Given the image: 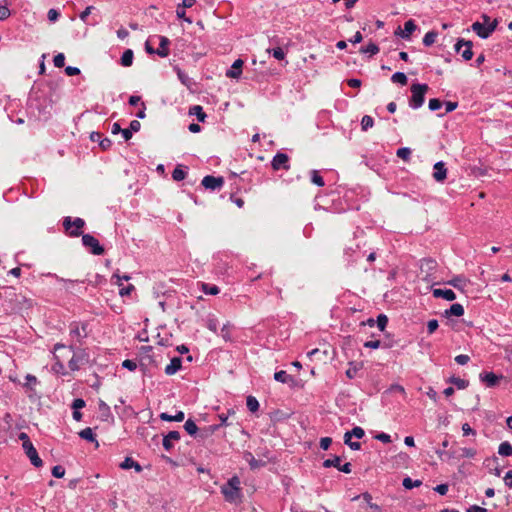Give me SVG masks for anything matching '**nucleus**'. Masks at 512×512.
Segmentation results:
<instances>
[{"label": "nucleus", "mask_w": 512, "mask_h": 512, "mask_svg": "<svg viewBox=\"0 0 512 512\" xmlns=\"http://www.w3.org/2000/svg\"><path fill=\"white\" fill-rule=\"evenodd\" d=\"M241 481L238 476L231 477L226 484L221 487V493L226 501L235 502L241 496Z\"/></svg>", "instance_id": "1"}, {"label": "nucleus", "mask_w": 512, "mask_h": 512, "mask_svg": "<svg viewBox=\"0 0 512 512\" xmlns=\"http://www.w3.org/2000/svg\"><path fill=\"white\" fill-rule=\"evenodd\" d=\"M483 23L475 22L472 24V30L482 39L488 38L496 29L498 21H491L487 15H482Z\"/></svg>", "instance_id": "2"}, {"label": "nucleus", "mask_w": 512, "mask_h": 512, "mask_svg": "<svg viewBox=\"0 0 512 512\" xmlns=\"http://www.w3.org/2000/svg\"><path fill=\"white\" fill-rule=\"evenodd\" d=\"M411 98L409 100V106L412 109H418L420 108L425 101V94L428 91L429 87L427 84H412L411 85Z\"/></svg>", "instance_id": "3"}, {"label": "nucleus", "mask_w": 512, "mask_h": 512, "mask_svg": "<svg viewBox=\"0 0 512 512\" xmlns=\"http://www.w3.org/2000/svg\"><path fill=\"white\" fill-rule=\"evenodd\" d=\"M85 226V221L82 218L72 219L67 216L63 219V227L66 233L71 237H79L82 235V229Z\"/></svg>", "instance_id": "4"}, {"label": "nucleus", "mask_w": 512, "mask_h": 512, "mask_svg": "<svg viewBox=\"0 0 512 512\" xmlns=\"http://www.w3.org/2000/svg\"><path fill=\"white\" fill-rule=\"evenodd\" d=\"M69 349L73 352L72 358L68 362L71 371H77L86 361V354L83 350L75 351L74 344L69 345Z\"/></svg>", "instance_id": "5"}, {"label": "nucleus", "mask_w": 512, "mask_h": 512, "mask_svg": "<svg viewBox=\"0 0 512 512\" xmlns=\"http://www.w3.org/2000/svg\"><path fill=\"white\" fill-rule=\"evenodd\" d=\"M82 244L87 248L93 255L104 254V248L100 245L99 241L90 234L82 235Z\"/></svg>", "instance_id": "6"}, {"label": "nucleus", "mask_w": 512, "mask_h": 512, "mask_svg": "<svg viewBox=\"0 0 512 512\" xmlns=\"http://www.w3.org/2000/svg\"><path fill=\"white\" fill-rule=\"evenodd\" d=\"M201 184L204 186L205 189L208 190H220L224 185V178L221 176L215 177L212 175H207L202 179Z\"/></svg>", "instance_id": "7"}, {"label": "nucleus", "mask_w": 512, "mask_h": 512, "mask_svg": "<svg viewBox=\"0 0 512 512\" xmlns=\"http://www.w3.org/2000/svg\"><path fill=\"white\" fill-rule=\"evenodd\" d=\"M455 50L457 53L461 54L464 60H470L473 57L472 52V43L470 41H465L460 39L455 44Z\"/></svg>", "instance_id": "8"}, {"label": "nucleus", "mask_w": 512, "mask_h": 512, "mask_svg": "<svg viewBox=\"0 0 512 512\" xmlns=\"http://www.w3.org/2000/svg\"><path fill=\"white\" fill-rule=\"evenodd\" d=\"M69 333L72 339H74L77 343H81L84 338H86V324H83L81 327L77 322H73L70 324Z\"/></svg>", "instance_id": "9"}, {"label": "nucleus", "mask_w": 512, "mask_h": 512, "mask_svg": "<svg viewBox=\"0 0 512 512\" xmlns=\"http://www.w3.org/2000/svg\"><path fill=\"white\" fill-rule=\"evenodd\" d=\"M22 446H23V449H24L26 455L30 459L32 465H34L35 467H41L43 465V462H42L41 458L39 457L35 447L32 444V442L31 443L22 444Z\"/></svg>", "instance_id": "10"}, {"label": "nucleus", "mask_w": 512, "mask_h": 512, "mask_svg": "<svg viewBox=\"0 0 512 512\" xmlns=\"http://www.w3.org/2000/svg\"><path fill=\"white\" fill-rule=\"evenodd\" d=\"M289 157L285 153L278 152L272 159V168L274 170H280V169H289Z\"/></svg>", "instance_id": "11"}, {"label": "nucleus", "mask_w": 512, "mask_h": 512, "mask_svg": "<svg viewBox=\"0 0 512 512\" xmlns=\"http://www.w3.org/2000/svg\"><path fill=\"white\" fill-rule=\"evenodd\" d=\"M153 38L159 41V47L155 50L156 54L162 58L167 57L169 55L170 40L161 35H155Z\"/></svg>", "instance_id": "12"}, {"label": "nucleus", "mask_w": 512, "mask_h": 512, "mask_svg": "<svg viewBox=\"0 0 512 512\" xmlns=\"http://www.w3.org/2000/svg\"><path fill=\"white\" fill-rule=\"evenodd\" d=\"M270 43L275 45L273 48H268L267 53L271 54L277 60H284L286 56V51L282 47H280V41L276 37L270 39Z\"/></svg>", "instance_id": "13"}, {"label": "nucleus", "mask_w": 512, "mask_h": 512, "mask_svg": "<svg viewBox=\"0 0 512 512\" xmlns=\"http://www.w3.org/2000/svg\"><path fill=\"white\" fill-rule=\"evenodd\" d=\"M180 433L178 431H170L163 437V447L166 451H170L174 447V442L180 440Z\"/></svg>", "instance_id": "14"}, {"label": "nucleus", "mask_w": 512, "mask_h": 512, "mask_svg": "<svg viewBox=\"0 0 512 512\" xmlns=\"http://www.w3.org/2000/svg\"><path fill=\"white\" fill-rule=\"evenodd\" d=\"M433 178L437 182H443L447 178V169L443 161L434 164Z\"/></svg>", "instance_id": "15"}, {"label": "nucleus", "mask_w": 512, "mask_h": 512, "mask_svg": "<svg viewBox=\"0 0 512 512\" xmlns=\"http://www.w3.org/2000/svg\"><path fill=\"white\" fill-rule=\"evenodd\" d=\"M435 298H443L447 301H453L456 299V294L451 289H440L436 288L432 291Z\"/></svg>", "instance_id": "16"}, {"label": "nucleus", "mask_w": 512, "mask_h": 512, "mask_svg": "<svg viewBox=\"0 0 512 512\" xmlns=\"http://www.w3.org/2000/svg\"><path fill=\"white\" fill-rule=\"evenodd\" d=\"M242 66L243 61L241 59H237L232 64L231 68L226 72V76L228 78H234L237 79L242 74Z\"/></svg>", "instance_id": "17"}, {"label": "nucleus", "mask_w": 512, "mask_h": 512, "mask_svg": "<svg viewBox=\"0 0 512 512\" xmlns=\"http://www.w3.org/2000/svg\"><path fill=\"white\" fill-rule=\"evenodd\" d=\"M480 380L488 387H494L498 384L500 377L493 372H484L480 374Z\"/></svg>", "instance_id": "18"}, {"label": "nucleus", "mask_w": 512, "mask_h": 512, "mask_svg": "<svg viewBox=\"0 0 512 512\" xmlns=\"http://www.w3.org/2000/svg\"><path fill=\"white\" fill-rule=\"evenodd\" d=\"M274 379L277 382H280V383H283V384H288L290 386H293V384L295 382V379L293 378V376L289 375L284 370H280V371L275 372Z\"/></svg>", "instance_id": "19"}, {"label": "nucleus", "mask_w": 512, "mask_h": 512, "mask_svg": "<svg viewBox=\"0 0 512 512\" xmlns=\"http://www.w3.org/2000/svg\"><path fill=\"white\" fill-rule=\"evenodd\" d=\"M182 360L180 357H174L170 363L165 367V373L167 375H174L181 369Z\"/></svg>", "instance_id": "20"}, {"label": "nucleus", "mask_w": 512, "mask_h": 512, "mask_svg": "<svg viewBox=\"0 0 512 512\" xmlns=\"http://www.w3.org/2000/svg\"><path fill=\"white\" fill-rule=\"evenodd\" d=\"M448 284L453 286L454 288L463 291L465 287L469 284V280L466 279L464 276H455L450 281H448Z\"/></svg>", "instance_id": "21"}, {"label": "nucleus", "mask_w": 512, "mask_h": 512, "mask_svg": "<svg viewBox=\"0 0 512 512\" xmlns=\"http://www.w3.org/2000/svg\"><path fill=\"white\" fill-rule=\"evenodd\" d=\"M120 468L124 470L134 468L137 472L142 471V467L140 466V464L131 457H126L124 461L120 464Z\"/></svg>", "instance_id": "22"}, {"label": "nucleus", "mask_w": 512, "mask_h": 512, "mask_svg": "<svg viewBox=\"0 0 512 512\" xmlns=\"http://www.w3.org/2000/svg\"><path fill=\"white\" fill-rule=\"evenodd\" d=\"M159 417L161 420L167 421V422H172V421L181 422L184 420L185 415H184L183 411H178L175 415H170L166 412H163L160 414Z\"/></svg>", "instance_id": "23"}, {"label": "nucleus", "mask_w": 512, "mask_h": 512, "mask_svg": "<svg viewBox=\"0 0 512 512\" xmlns=\"http://www.w3.org/2000/svg\"><path fill=\"white\" fill-rule=\"evenodd\" d=\"M220 428V425H210L207 427H204L200 430L198 437L202 440L212 436L218 429Z\"/></svg>", "instance_id": "24"}, {"label": "nucleus", "mask_w": 512, "mask_h": 512, "mask_svg": "<svg viewBox=\"0 0 512 512\" xmlns=\"http://www.w3.org/2000/svg\"><path fill=\"white\" fill-rule=\"evenodd\" d=\"M79 436H80V438H82L84 440H87L89 442H94L96 444V446L99 445L98 441L96 440V437H95V435L93 433V430L90 427H87V428L81 430L79 432Z\"/></svg>", "instance_id": "25"}, {"label": "nucleus", "mask_w": 512, "mask_h": 512, "mask_svg": "<svg viewBox=\"0 0 512 512\" xmlns=\"http://www.w3.org/2000/svg\"><path fill=\"white\" fill-rule=\"evenodd\" d=\"M446 316H457L460 317L464 314V307L459 303H454L448 310L445 311Z\"/></svg>", "instance_id": "26"}, {"label": "nucleus", "mask_w": 512, "mask_h": 512, "mask_svg": "<svg viewBox=\"0 0 512 512\" xmlns=\"http://www.w3.org/2000/svg\"><path fill=\"white\" fill-rule=\"evenodd\" d=\"M245 460L249 463V466L251 469H258L262 466H264V462L261 460L255 459V457L252 455V453L247 452L244 456Z\"/></svg>", "instance_id": "27"}, {"label": "nucleus", "mask_w": 512, "mask_h": 512, "mask_svg": "<svg viewBox=\"0 0 512 512\" xmlns=\"http://www.w3.org/2000/svg\"><path fill=\"white\" fill-rule=\"evenodd\" d=\"M134 54L131 49H127L123 52L121 56V65L124 67H129L133 63Z\"/></svg>", "instance_id": "28"}, {"label": "nucleus", "mask_w": 512, "mask_h": 512, "mask_svg": "<svg viewBox=\"0 0 512 512\" xmlns=\"http://www.w3.org/2000/svg\"><path fill=\"white\" fill-rule=\"evenodd\" d=\"M364 435H365V432H364L363 428L356 426L352 430L347 431L344 434V438H346V440L349 441V438L356 437L358 439H361L362 437H364Z\"/></svg>", "instance_id": "29"}, {"label": "nucleus", "mask_w": 512, "mask_h": 512, "mask_svg": "<svg viewBox=\"0 0 512 512\" xmlns=\"http://www.w3.org/2000/svg\"><path fill=\"white\" fill-rule=\"evenodd\" d=\"M417 26L413 20H408L404 23V30L402 31V38H409L410 35L416 30Z\"/></svg>", "instance_id": "30"}, {"label": "nucleus", "mask_w": 512, "mask_h": 512, "mask_svg": "<svg viewBox=\"0 0 512 512\" xmlns=\"http://www.w3.org/2000/svg\"><path fill=\"white\" fill-rule=\"evenodd\" d=\"M201 290L207 295H217L220 292V289L217 285L204 282L201 283Z\"/></svg>", "instance_id": "31"}, {"label": "nucleus", "mask_w": 512, "mask_h": 512, "mask_svg": "<svg viewBox=\"0 0 512 512\" xmlns=\"http://www.w3.org/2000/svg\"><path fill=\"white\" fill-rule=\"evenodd\" d=\"M189 113H190L191 115H195V116L197 117L198 121H200V122H204V121H205L206 114H205V112L203 111L202 106H200V105L192 106V107L190 108Z\"/></svg>", "instance_id": "32"}, {"label": "nucleus", "mask_w": 512, "mask_h": 512, "mask_svg": "<svg viewBox=\"0 0 512 512\" xmlns=\"http://www.w3.org/2000/svg\"><path fill=\"white\" fill-rule=\"evenodd\" d=\"M498 453L501 456H511L512 455V445L508 441H504L499 445Z\"/></svg>", "instance_id": "33"}, {"label": "nucleus", "mask_w": 512, "mask_h": 512, "mask_svg": "<svg viewBox=\"0 0 512 512\" xmlns=\"http://www.w3.org/2000/svg\"><path fill=\"white\" fill-rule=\"evenodd\" d=\"M362 497L363 500L368 504V506L376 512H381V508L379 505L372 502V496L368 492L363 493L361 496H357L356 498Z\"/></svg>", "instance_id": "34"}, {"label": "nucleus", "mask_w": 512, "mask_h": 512, "mask_svg": "<svg viewBox=\"0 0 512 512\" xmlns=\"http://www.w3.org/2000/svg\"><path fill=\"white\" fill-rule=\"evenodd\" d=\"M187 172L183 169L181 165H178L172 172V178L175 181H181L185 179Z\"/></svg>", "instance_id": "35"}, {"label": "nucleus", "mask_w": 512, "mask_h": 512, "mask_svg": "<svg viewBox=\"0 0 512 512\" xmlns=\"http://www.w3.org/2000/svg\"><path fill=\"white\" fill-rule=\"evenodd\" d=\"M246 405L250 412L254 413L259 409V402L254 396H248L246 399Z\"/></svg>", "instance_id": "36"}, {"label": "nucleus", "mask_w": 512, "mask_h": 512, "mask_svg": "<svg viewBox=\"0 0 512 512\" xmlns=\"http://www.w3.org/2000/svg\"><path fill=\"white\" fill-rule=\"evenodd\" d=\"M340 464H341V458L339 456H334L333 458L326 459L323 462V467H325V468L335 467V468L339 469Z\"/></svg>", "instance_id": "37"}, {"label": "nucleus", "mask_w": 512, "mask_h": 512, "mask_svg": "<svg viewBox=\"0 0 512 512\" xmlns=\"http://www.w3.org/2000/svg\"><path fill=\"white\" fill-rule=\"evenodd\" d=\"M177 76H178V79L181 81V83L183 85H185L188 88L191 87L192 80L184 71H182L181 69L178 68L177 69Z\"/></svg>", "instance_id": "38"}, {"label": "nucleus", "mask_w": 512, "mask_h": 512, "mask_svg": "<svg viewBox=\"0 0 512 512\" xmlns=\"http://www.w3.org/2000/svg\"><path fill=\"white\" fill-rule=\"evenodd\" d=\"M391 81L393 83H398L400 85H406L407 84V76L403 72H396L392 75Z\"/></svg>", "instance_id": "39"}, {"label": "nucleus", "mask_w": 512, "mask_h": 512, "mask_svg": "<svg viewBox=\"0 0 512 512\" xmlns=\"http://www.w3.org/2000/svg\"><path fill=\"white\" fill-rule=\"evenodd\" d=\"M311 182L319 187L325 185L323 177L319 174L317 170L311 171Z\"/></svg>", "instance_id": "40"}, {"label": "nucleus", "mask_w": 512, "mask_h": 512, "mask_svg": "<svg viewBox=\"0 0 512 512\" xmlns=\"http://www.w3.org/2000/svg\"><path fill=\"white\" fill-rule=\"evenodd\" d=\"M361 53L375 55L379 52V47L375 43H369L367 46L361 47Z\"/></svg>", "instance_id": "41"}, {"label": "nucleus", "mask_w": 512, "mask_h": 512, "mask_svg": "<svg viewBox=\"0 0 512 512\" xmlns=\"http://www.w3.org/2000/svg\"><path fill=\"white\" fill-rule=\"evenodd\" d=\"M449 382L454 384L458 389H465L469 385L467 380L454 376L449 379Z\"/></svg>", "instance_id": "42"}, {"label": "nucleus", "mask_w": 512, "mask_h": 512, "mask_svg": "<svg viewBox=\"0 0 512 512\" xmlns=\"http://www.w3.org/2000/svg\"><path fill=\"white\" fill-rule=\"evenodd\" d=\"M184 429L189 435H195L198 431L196 423L192 419H188L184 424Z\"/></svg>", "instance_id": "43"}, {"label": "nucleus", "mask_w": 512, "mask_h": 512, "mask_svg": "<svg viewBox=\"0 0 512 512\" xmlns=\"http://www.w3.org/2000/svg\"><path fill=\"white\" fill-rule=\"evenodd\" d=\"M411 149L408 147L399 148L396 155L404 161H409L411 157Z\"/></svg>", "instance_id": "44"}, {"label": "nucleus", "mask_w": 512, "mask_h": 512, "mask_svg": "<svg viewBox=\"0 0 512 512\" xmlns=\"http://www.w3.org/2000/svg\"><path fill=\"white\" fill-rule=\"evenodd\" d=\"M436 38H437V33L434 31H429L425 34V36L423 38V44L425 46H431L436 41Z\"/></svg>", "instance_id": "45"}, {"label": "nucleus", "mask_w": 512, "mask_h": 512, "mask_svg": "<svg viewBox=\"0 0 512 512\" xmlns=\"http://www.w3.org/2000/svg\"><path fill=\"white\" fill-rule=\"evenodd\" d=\"M402 485L406 489H412L414 487H419L421 485L420 480H413L410 477H406L403 479Z\"/></svg>", "instance_id": "46"}, {"label": "nucleus", "mask_w": 512, "mask_h": 512, "mask_svg": "<svg viewBox=\"0 0 512 512\" xmlns=\"http://www.w3.org/2000/svg\"><path fill=\"white\" fill-rule=\"evenodd\" d=\"M374 125V120L371 116L365 115L361 120V128L363 131H367L369 128H372Z\"/></svg>", "instance_id": "47"}, {"label": "nucleus", "mask_w": 512, "mask_h": 512, "mask_svg": "<svg viewBox=\"0 0 512 512\" xmlns=\"http://www.w3.org/2000/svg\"><path fill=\"white\" fill-rule=\"evenodd\" d=\"M26 383L24 384V387H26L29 390H33V386L37 384V378L34 375L27 374L26 377Z\"/></svg>", "instance_id": "48"}, {"label": "nucleus", "mask_w": 512, "mask_h": 512, "mask_svg": "<svg viewBox=\"0 0 512 512\" xmlns=\"http://www.w3.org/2000/svg\"><path fill=\"white\" fill-rule=\"evenodd\" d=\"M54 66L57 68H62L65 65V56L63 53H59L53 58Z\"/></svg>", "instance_id": "49"}, {"label": "nucleus", "mask_w": 512, "mask_h": 512, "mask_svg": "<svg viewBox=\"0 0 512 512\" xmlns=\"http://www.w3.org/2000/svg\"><path fill=\"white\" fill-rule=\"evenodd\" d=\"M443 103L437 98L429 100L428 107L431 111H437L442 107Z\"/></svg>", "instance_id": "50"}, {"label": "nucleus", "mask_w": 512, "mask_h": 512, "mask_svg": "<svg viewBox=\"0 0 512 512\" xmlns=\"http://www.w3.org/2000/svg\"><path fill=\"white\" fill-rule=\"evenodd\" d=\"M376 323H377V326L378 328L383 331L385 329V327L387 326V323H388V318L386 315L384 314H380L378 317H377V320H376Z\"/></svg>", "instance_id": "51"}, {"label": "nucleus", "mask_w": 512, "mask_h": 512, "mask_svg": "<svg viewBox=\"0 0 512 512\" xmlns=\"http://www.w3.org/2000/svg\"><path fill=\"white\" fill-rule=\"evenodd\" d=\"M206 326L210 331L216 333L218 329V320L215 317H210L207 320Z\"/></svg>", "instance_id": "52"}, {"label": "nucleus", "mask_w": 512, "mask_h": 512, "mask_svg": "<svg viewBox=\"0 0 512 512\" xmlns=\"http://www.w3.org/2000/svg\"><path fill=\"white\" fill-rule=\"evenodd\" d=\"M358 371H359V367L356 364H354L353 362H351L350 367L346 371V376L349 379H353L356 376Z\"/></svg>", "instance_id": "53"}, {"label": "nucleus", "mask_w": 512, "mask_h": 512, "mask_svg": "<svg viewBox=\"0 0 512 512\" xmlns=\"http://www.w3.org/2000/svg\"><path fill=\"white\" fill-rule=\"evenodd\" d=\"M52 475L55 478H62L65 475V468L61 465H56L52 468Z\"/></svg>", "instance_id": "54"}, {"label": "nucleus", "mask_w": 512, "mask_h": 512, "mask_svg": "<svg viewBox=\"0 0 512 512\" xmlns=\"http://www.w3.org/2000/svg\"><path fill=\"white\" fill-rule=\"evenodd\" d=\"M457 106H458L457 102H450V101L445 102V112L438 114V116L442 117V116L446 115L447 113L454 111L457 108Z\"/></svg>", "instance_id": "55"}, {"label": "nucleus", "mask_w": 512, "mask_h": 512, "mask_svg": "<svg viewBox=\"0 0 512 512\" xmlns=\"http://www.w3.org/2000/svg\"><path fill=\"white\" fill-rule=\"evenodd\" d=\"M461 452H462L461 456L464 458H474L477 453L474 448H467V447L461 448Z\"/></svg>", "instance_id": "56"}, {"label": "nucleus", "mask_w": 512, "mask_h": 512, "mask_svg": "<svg viewBox=\"0 0 512 512\" xmlns=\"http://www.w3.org/2000/svg\"><path fill=\"white\" fill-rule=\"evenodd\" d=\"M10 14V9L7 5H0V21L6 20Z\"/></svg>", "instance_id": "57"}, {"label": "nucleus", "mask_w": 512, "mask_h": 512, "mask_svg": "<svg viewBox=\"0 0 512 512\" xmlns=\"http://www.w3.org/2000/svg\"><path fill=\"white\" fill-rule=\"evenodd\" d=\"M122 367L134 371L137 368V363L134 360L126 359L122 362Z\"/></svg>", "instance_id": "58"}, {"label": "nucleus", "mask_w": 512, "mask_h": 512, "mask_svg": "<svg viewBox=\"0 0 512 512\" xmlns=\"http://www.w3.org/2000/svg\"><path fill=\"white\" fill-rule=\"evenodd\" d=\"M176 15L178 18L183 19L184 21H186L188 23H192V20L190 18L186 17V12H185V9H183V7L177 6Z\"/></svg>", "instance_id": "59"}, {"label": "nucleus", "mask_w": 512, "mask_h": 512, "mask_svg": "<svg viewBox=\"0 0 512 512\" xmlns=\"http://www.w3.org/2000/svg\"><path fill=\"white\" fill-rule=\"evenodd\" d=\"M439 324H438V321L436 319H432V320H429L428 323H427V331L429 334H432L434 333L437 328H438Z\"/></svg>", "instance_id": "60"}, {"label": "nucleus", "mask_w": 512, "mask_h": 512, "mask_svg": "<svg viewBox=\"0 0 512 512\" xmlns=\"http://www.w3.org/2000/svg\"><path fill=\"white\" fill-rule=\"evenodd\" d=\"M94 9V6H87L84 11H82L79 15V18L87 23L88 16L91 14L92 10Z\"/></svg>", "instance_id": "61"}, {"label": "nucleus", "mask_w": 512, "mask_h": 512, "mask_svg": "<svg viewBox=\"0 0 512 512\" xmlns=\"http://www.w3.org/2000/svg\"><path fill=\"white\" fill-rule=\"evenodd\" d=\"M470 361V357L466 354H460L455 357V362L459 365H466Z\"/></svg>", "instance_id": "62"}, {"label": "nucleus", "mask_w": 512, "mask_h": 512, "mask_svg": "<svg viewBox=\"0 0 512 512\" xmlns=\"http://www.w3.org/2000/svg\"><path fill=\"white\" fill-rule=\"evenodd\" d=\"M60 14L56 9H50L47 13L48 20L51 22H55L58 20Z\"/></svg>", "instance_id": "63"}, {"label": "nucleus", "mask_w": 512, "mask_h": 512, "mask_svg": "<svg viewBox=\"0 0 512 512\" xmlns=\"http://www.w3.org/2000/svg\"><path fill=\"white\" fill-rule=\"evenodd\" d=\"M504 483L508 488H512V470L506 472L504 476Z\"/></svg>", "instance_id": "64"}]
</instances>
